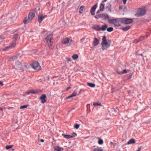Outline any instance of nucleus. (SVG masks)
Wrapping results in <instances>:
<instances>
[{"instance_id": "f257e3e1", "label": "nucleus", "mask_w": 151, "mask_h": 151, "mask_svg": "<svg viewBox=\"0 0 151 151\" xmlns=\"http://www.w3.org/2000/svg\"><path fill=\"white\" fill-rule=\"evenodd\" d=\"M111 42V40H107L105 36H104L102 39V42L101 43V48L103 51L106 50L110 45Z\"/></svg>"}, {"instance_id": "f03ea898", "label": "nucleus", "mask_w": 151, "mask_h": 151, "mask_svg": "<svg viewBox=\"0 0 151 151\" xmlns=\"http://www.w3.org/2000/svg\"><path fill=\"white\" fill-rule=\"evenodd\" d=\"M36 11V10L34 9L33 12H31L29 13L27 18L26 17L24 18L23 22L24 24L28 23L31 21L35 16Z\"/></svg>"}, {"instance_id": "7ed1b4c3", "label": "nucleus", "mask_w": 151, "mask_h": 151, "mask_svg": "<svg viewBox=\"0 0 151 151\" xmlns=\"http://www.w3.org/2000/svg\"><path fill=\"white\" fill-rule=\"evenodd\" d=\"M53 39V35L52 34H50L48 35L45 38V40L48 44L50 49H52V42L51 41Z\"/></svg>"}, {"instance_id": "20e7f679", "label": "nucleus", "mask_w": 151, "mask_h": 151, "mask_svg": "<svg viewBox=\"0 0 151 151\" xmlns=\"http://www.w3.org/2000/svg\"><path fill=\"white\" fill-rule=\"evenodd\" d=\"M120 19H109V22L110 24H113L116 26H119L120 25Z\"/></svg>"}, {"instance_id": "39448f33", "label": "nucleus", "mask_w": 151, "mask_h": 151, "mask_svg": "<svg viewBox=\"0 0 151 151\" xmlns=\"http://www.w3.org/2000/svg\"><path fill=\"white\" fill-rule=\"evenodd\" d=\"M121 21L123 24H128L132 23L133 20L132 19L122 18L121 19Z\"/></svg>"}, {"instance_id": "423d86ee", "label": "nucleus", "mask_w": 151, "mask_h": 151, "mask_svg": "<svg viewBox=\"0 0 151 151\" xmlns=\"http://www.w3.org/2000/svg\"><path fill=\"white\" fill-rule=\"evenodd\" d=\"M72 40L68 38L63 39L62 41L63 44L66 45L67 46L70 45L72 44Z\"/></svg>"}, {"instance_id": "0eeeda50", "label": "nucleus", "mask_w": 151, "mask_h": 151, "mask_svg": "<svg viewBox=\"0 0 151 151\" xmlns=\"http://www.w3.org/2000/svg\"><path fill=\"white\" fill-rule=\"evenodd\" d=\"M32 68L36 70H39L41 68L39 64L37 62H34L32 65Z\"/></svg>"}, {"instance_id": "6e6552de", "label": "nucleus", "mask_w": 151, "mask_h": 151, "mask_svg": "<svg viewBox=\"0 0 151 151\" xmlns=\"http://www.w3.org/2000/svg\"><path fill=\"white\" fill-rule=\"evenodd\" d=\"M146 12V10L145 9L142 8H139L137 13V15L139 16H142L145 14Z\"/></svg>"}, {"instance_id": "1a4fd4ad", "label": "nucleus", "mask_w": 151, "mask_h": 151, "mask_svg": "<svg viewBox=\"0 0 151 151\" xmlns=\"http://www.w3.org/2000/svg\"><path fill=\"white\" fill-rule=\"evenodd\" d=\"M14 68L16 69H20L22 68V65L21 63L19 61L16 62L15 64Z\"/></svg>"}, {"instance_id": "9d476101", "label": "nucleus", "mask_w": 151, "mask_h": 151, "mask_svg": "<svg viewBox=\"0 0 151 151\" xmlns=\"http://www.w3.org/2000/svg\"><path fill=\"white\" fill-rule=\"evenodd\" d=\"M47 17V15H43L42 14H40L38 16V21L39 23L41 22L43 20Z\"/></svg>"}, {"instance_id": "9b49d317", "label": "nucleus", "mask_w": 151, "mask_h": 151, "mask_svg": "<svg viewBox=\"0 0 151 151\" xmlns=\"http://www.w3.org/2000/svg\"><path fill=\"white\" fill-rule=\"evenodd\" d=\"M16 44L15 42H13L10 45L4 48L3 49V50L4 51H6L10 49H11L15 47V46Z\"/></svg>"}, {"instance_id": "f8f14e48", "label": "nucleus", "mask_w": 151, "mask_h": 151, "mask_svg": "<svg viewBox=\"0 0 151 151\" xmlns=\"http://www.w3.org/2000/svg\"><path fill=\"white\" fill-rule=\"evenodd\" d=\"M40 99L41 100V102L42 103L44 104L46 102V96L45 94L42 95Z\"/></svg>"}, {"instance_id": "ddd939ff", "label": "nucleus", "mask_w": 151, "mask_h": 151, "mask_svg": "<svg viewBox=\"0 0 151 151\" xmlns=\"http://www.w3.org/2000/svg\"><path fill=\"white\" fill-rule=\"evenodd\" d=\"M97 7V4H96L92 7L91 10V14L92 15H95V11Z\"/></svg>"}, {"instance_id": "4468645a", "label": "nucleus", "mask_w": 151, "mask_h": 151, "mask_svg": "<svg viewBox=\"0 0 151 151\" xmlns=\"http://www.w3.org/2000/svg\"><path fill=\"white\" fill-rule=\"evenodd\" d=\"M77 91L76 90H75L71 95L66 97L65 99H68L75 96L77 95Z\"/></svg>"}, {"instance_id": "2eb2a0df", "label": "nucleus", "mask_w": 151, "mask_h": 151, "mask_svg": "<svg viewBox=\"0 0 151 151\" xmlns=\"http://www.w3.org/2000/svg\"><path fill=\"white\" fill-rule=\"evenodd\" d=\"M99 43V41L96 38H95L93 42V46H96L98 45Z\"/></svg>"}, {"instance_id": "dca6fc26", "label": "nucleus", "mask_w": 151, "mask_h": 151, "mask_svg": "<svg viewBox=\"0 0 151 151\" xmlns=\"http://www.w3.org/2000/svg\"><path fill=\"white\" fill-rule=\"evenodd\" d=\"M92 28L94 30L99 31L101 30L100 27L98 25H95L92 27Z\"/></svg>"}, {"instance_id": "f3484780", "label": "nucleus", "mask_w": 151, "mask_h": 151, "mask_svg": "<svg viewBox=\"0 0 151 151\" xmlns=\"http://www.w3.org/2000/svg\"><path fill=\"white\" fill-rule=\"evenodd\" d=\"M136 142V140L135 139H130L127 143V145H130L131 144H134Z\"/></svg>"}, {"instance_id": "a211bd4d", "label": "nucleus", "mask_w": 151, "mask_h": 151, "mask_svg": "<svg viewBox=\"0 0 151 151\" xmlns=\"http://www.w3.org/2000/svg\"><path fill=\"white\" fill-rule=\"evenodd\" d=\"M62 135L64 138L67 139L71 138L74 137L73 136H71L69 135H65L63 134Z\"/></svg>"}, {"instance_id": "6ab92c4d", "label": "nucleus", "mask_w": 151, "mask_h": 151, "mask_svg": "<svg viewBox=\"0 0 151 151\" xmlns=\"http://www.w3.org/2000/svg\"><path fill=\"white\" fill-rule=\"evenodd\" d=\"M55 150L56 151H62L63 148L59 146H56L55 147Z\"/></svg>"}, {"instance_id": "aec40b11", "label": "nucleus", "mask_w": 151, "mask_h": 151, "mask_svg": "<svg viewBox=\"0 0 151 151\" xmlns=\"http://www.w3.org/2000/svg\"><path fill=\"white\" fill-rule=\"evenodd\" d=\"M107 27L108 26L106 24L103 25L102 26L101 28V30L102 31H104L106 30Z\"/></svg>"}, {"instance_id": "412c9836", "label": "nucleus", "mask_w": 151, "mask_h": 151, "mask_svg": "<svg viewBox=\"0 0 151 151\" xmlns=\"http://www.w3.org/2000/svg\"><path fill=\"white\" fill-rule=\"evenodd\" d=\"M93 151H103V150L101 147H97L94 148L93 150Z\"/></svg>"}, {"instance_id": "4be33fe9", "label": "nucleus", "mask_w": 151, "mask_h": 151, "mask_svg": "<svg viewBox=\"0 0 151 151\" xmlns=\"http://www.w3.org/2000/svg\"><path fill=\"white\" fill-rule=\"evenodd\" d=\"M36 93L35 91L33 90H29L26 92V93L29 94L30 93L35 94Z\"/></svg>"}, {"instance_id": "5701e85b", "label": "nucleus", "mask_w": 151, "mask_h": 151, "mask_svg": "<svg viewBox=\"0 0 151 151\" xmlns=\"http://www.w3.org/2000/svg\"><path fill=\"white\" fill-rule=\"evenodd\" d=\"M104 8V4H101L100 6V9L101 11H103Z\"/></svg>"}, {"instance_id": "b1692460", "label": "nucleus", "mask_w": 151, "mask_h": 151, "mask_svg": "<svg viewBox=\"0 0 151 151\" xmlns=\"http://www.w3.org/2000/svg\"><path fill=\"white\" fill-rule=\"evenodd\" d=\"M85 7V6H81L79 9V12L80 14H82L83 12V9Z\"/></svg>"}, {"instance_id": "393cba45", "label": "nucleus", "mask_w": 151, "mask_h": 151, "mask_svg": "<svg viewBox=\"0 0 151 151\" xmlns=\"http://www.w3.org/2000/svg\"><path fill=\"white\" fill-rule=\"evenodd\" d=\"M87 84L89 86L92 88H94L95 86L94 84L90 83H88Z\"/></svg>"}, {"instance_id": "a878e982", "label": "nucleus", "mask_w": 151, "mask_h": 151, "mask_svg": "<svg viewBox=\"0 0 151 151\" xmlns=\"http://www.w3.org/2000/svg\"><path fill=\"white\" fill-rule=\"evenodd\" d=\"M130 28V26H127L125 27L122 28V29L123 31H126L129 29Z\"/></svg>"}, {"instance_id": "bb28decb", "label": "nucleus", "mask_w": 151, "mask_h": 151, "mask_svg": "<svg viewBox=\"0 0 151 151\" xmlns=\"http://www.w3.org/2000/svg\"><path fill=\"white\" fill-rule=\"evenodd\" d=\"M78 55L77 54H75L72 56V58L74 60H76L78 58Z\"/></svg>"}, {"instance_id": "cd10ccee", "label": "nucleus", "mask_w": 151, "mask_h": 151, "mask_svg": "<svg viewBox=\"0 0 151 151\" xmlns=\"http://www.w3.org/2000/svg\"><path fill=\"white\" fill-rule=\"evenodd\" d=\"M103 16L106 19H108L109 20V19H109V17L107 14H104L103 15Z\"/></svg>"}, {"instance_id": "c85d7f7f", "label": "nucleus", "mask_w": 151, "mask_h": 151, "mask_svg": "<svg viewBox=\"0 0 151 151\" xmlns=\"http://www.w3.org/2000/svg\"><path fill=\"white\" fill-rule=\"evenodd\" d=\"M18 35L17 34H15L14 35L13 37V39L14 41V42H15L17 40L18 37Z\"/></svg>"}, {"instance_id": "c756f323", "label": "nucleus", "mask_w": 151, "mask_h": 151, "mask_svg": "<svg viewBox=\"0 0 151 151\" xmlns=\"http://www.w3.org/2000/svg\"><path fill=\"white\" fill-rule=\"evenodd\" d=\"M93 105L94 106H102V105L100 103H94L93 104Z\"/></svg>"}, {"instance_id": "7c9ffc66", "label": "nucleus", "mask_w": 151, "mask_h": 151, "mask_svg": "<svg viewBox=\"0 0 151 151\" xmlns=\"http://www.w3.org/2000/svg\"><path fill=\"white\" fill-rule=\"evenodd\" d=\"M13 145H7V146H6L5 148H6V149L8 150V149L12 148L13 147Z\"/></svg>"}, {"instance_id": "2f4dec72", "label": "nucleus", "mask_w": 151, "mask_h": 151, "mask_svg": "<svg viewBox=\"0 0 151 151\" xmlns=\"http://www.w3.org/2000/svg\"><path fill=\"white\" fill-rule=\"evenodd\" d=\"M113 30V28L112 27H110L107 29V30L108 32H111Z\"/></svg>"}, {"instance_id": "473e14b6", "label": "nucleus", "mask_w": 151, "mask_h": 151, "mask_svg": "<svg viewBox=\"0 0 151 151\" xmlns=\"http://www.w3.org/2000/svg\"><path fill=\"white\" fill-rule=\"evenodd\" d=\"M29 105H23L22 106H21L20 107V109H25Z\"/></svg>"}, {"instance_id": "72a5a7b5", "label": "nucleus", "mask_w": 151, "mask_h": 151, "mask_svg": "<svg viewBox=\"0 0 151 151\" xmlns=\"http://www.w3.org/2000/svg\"><path fill=\"white\" fill-rule=\"evenodd\" d=\"M17 58V57L16 55H15L11 58L10 59L14 61Z\"/></svg>"}, {"instance_id": "f704fd0d", "label": "nucleus", "mask_w": 151, "mask_h": 151, "mask_svg": "<svg viewBox=\"0 0 151 151\" xmlns=\"http://www.w3.org/2000/svg\"><path fill=\"white\" fill-rule=\"evenodd\" d=\"M103 141L102 139H100L98 141V143L99 145H102L103 144Z\"/></svg>"}, {"instance_id": "c9c22d12", "label": "nucleus", "mask_w": 151, "mask_h": 151, "mask_svg": "<svg viewBox=\"0 0 151 151\" xmlns=\"http://www.w3.org/2000/svg\"><path fill=\"white\" fill-rule=\"evenodd\" d=\"M129 70H124L122 71V74H126L127 73V72H129Z\"/></svg>"}, {"instance_id": "e433bc0d", "label": "nucleus", "mask_w": 151, "mask_h": 151, "mask_svg": "<svg viewBox=\"0 0 151 151\" xmlns=\"http://www.w3.org/2000/svg\"><path fill=\"white\" fill-rule=\"evenodd\" d=\"M80 125L79 124H75L74 126L75 128L78 129L79 128Z\"/></svg>"}, {"instance_id": "4c0bfd02", "label": "nucleus", "mask_w": 151, "mask_h": 151, "mask_svg": "<svg viewBox=\"0 0 151 151\" xmlns=\"http://www.w3.org/2000/svg\"><path fill=\"white\" fill-rule=\"evenodd\" d=\"M95 17L96 19H99L101 17V15L100 14L96 15Z\"/></svg>"}, {"instance_id": "58836bf2", "label": "nucleus", "mask_w": 151, "mask_h": 151, "mask_svg": "<svg viewBox=\"0 0 151 151\" xmlns=\"http://www.w3.org/2000/svg\"><path fill=\"white\" fill-rule=\"evenodd\" d=\"M66 59L68 62L71 61V60L70 58H66Z\"/></svg>"}, {"instance_id": "ea45409f", "label": "nucleus", "mask_w": 151, "mask_h": 151, "mask_svg": "<svg viewBox=\"0 0 151 151\" xmlns=\"http://www.w3.org/2000/svg\"><path fill=\"white\" fill-rule=\"evenodd\" d=\"M127 1V0H122L123 3L124 4H126V2Z\"/></svg>"}, {"instance_id": "a19ab883", "label": "nucleus", "mask_w": 151, "mask_h": 151, "mask_svg": "<svg viewBox=\"0 0 151 151\" xmlns=\"http://www.w3.org/2000/svg\"><path fill=\"white\" fill-rule=\"evenodd\" d=\"M117 73L119 74H120V75H121V74H122V72H117Z\"/></svg>"}, {"instance_id": "79ce46f5", "label": "nucleus", "mask_w": 151, "mask_h": 151, "mask_svg": "<svg viewBox=\"0 0 151 151\" xmlns=\"http://www.w3.org/2000/svg\"><path fill=\"white\" fill-rule=\"evenodd\" d=\"M3 85V83L2 82L0 81V86H2Z\"/></svg>"}, {"instance_id": "37998d69", "label": "nucleus", "mask_w": 151, "mask_h": 151, "mask_svg": "<svg viewBox=\"0 0 151 151\" xmlns=\"http://www.w3.org/2000/svg\"><path fill=\"white\" fill-rule=\"evenodd\" d=\"M40 141L42 142H44V141L43 139H41L40 140Z\"/></svg>"}, {"instance_id": "c03bdc74", "label": "nucleus", "mask_w": 151, "mask_h": 151, "mask_svg": "<svg viewBox=\"0 0 151 151\" xmlns=\"http://www.w3.org/2000/svg\"><path fill=\"white\" fill-rule=\"evenodd\" d=\"M70 87H68L66 89V91H68L69 89H70Z\"/></svg>"}, {"instance_id": "a18cd8bd", "label": "nucleus", "mask_w": 151, "mask_h": 151, "mask_svg": "<svg viewBox=\"0 0 151 151\" xmlns=\"http://www.w3.org/2000/svg\"><path fill=\"white\" fill-rule=\"evenodd\" d=\"M4 0H0V4H1Z\"/></svg>"}, {"instance_id": "49530a36", "label": "nucleus", "mask_w": 151, "mask_h": 151, "mask_svg": "<svg viewBox=\"0 0 151 151\" xmlns=\"http://www.w3.org/2000/svg\"><path fill=\"white\" fill-rule=\"evenodd\" d=\"M122 7H121V6H120L119 7V10H120L121 9H122Z\"/></svg>"}, {"instance_id": "de8ad7c7", "label": "nucleus", "mask_w": 151, "mask_h": 151, "mask_svg": "<svg viewBox=\"0 0 151 151\" xmlns=\"http://www.w3.org/2000/svg\"><path fill=\"white\" fill-rule=\"evenodd\" d=\"M139 55H141V56H143L142 54H139Z\"/></svg>"}, {"instance_id": "09e8293b", "label": "nucleus", "mask_w": 151, "mask_h": 151, "mask_svg": "<svg viewBox=\"0 0 151 151\" xmlns=\"http://www.w3.org/2000/svg\"><path fill=\"white\" fill-rule=\"evenodd\" d=\"M0 110L2 111L3 110V109L1 107L0 108Z\"/></svg>"}, {"instance_id": "8fccbe9b", "label": "nucleus", "mask_w": 151, "mask_h": 151, "mask_svg": "<svg viewBox=\"0 0 151 151\" xmlns=\"http://www.w3.org/2000/svg\"><path fill=\"white\" fill-rule=\"evenodd\" d=\"M48 80H49V78L48 77Z\"/></svg>"}, {"instance_id": "3c124183", "label": "nucleus", "mask_w": 151, "mask_h": 151, "mask_svg": "<svg viewBox=\"0 0 151 151\" xmlns=\"http://www.w3.org/2000/svg\"><path fill=\"white\" fill-rule=\"evenodd\" d=\"M99 11H98L97 12V13L98 12H99Z\"/></svg>"}, {"instance_id": "603ef678", "label": "nucleus", "mask_w": 151, "mask_h": 151, "mask_svg": "<svg viewBox=\"0 0 151 151\" xmlns=\"http://www.w3.org/2000/svg\"><path fill=\"white\" fill-rule=\"evenodd\" d=\"M12 150H14V149H12Z\"/></svg>"}]
</instances>
